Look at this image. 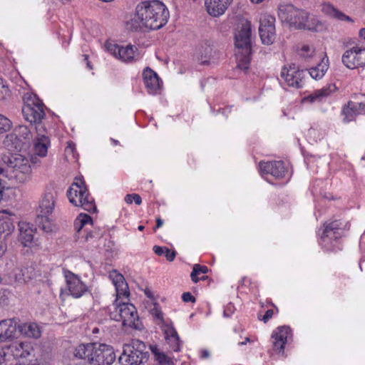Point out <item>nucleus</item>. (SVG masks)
Wrapping results in <instances>:
<instances>
[{
	"instance_id": "obj_1",
	"label": "nucleus",
	"mask_w": 365,
	"mask_h": 365,
	"mask_svg": "<svg viewBox=\"0 0 365 365\" xmlns=\"http://www.w3.org/2000/svg\"><path fill=\"white\" fill-rule=\"evenodd\" d=\"M2 160L6 167L0 168V175L8 180L7 188L29 180L31 166L29 158L21 153H9L3 155Z\"/></svg>"
},
{
	"instance_id": "obj_2",
	"label": "nucleus",
	"mask_w": 365,
	"mask_h": 365,
	"mask_svg": "<svg viewBox=\"0 0 365 365\" xmlns=\"http://www.w3.org/2000/svg\"><path fill=\"white\" fill-rule=\"evenodd\" d=\"M74 357L93 365H111L116 358L111 346L101 343L78 345L75 349Z\"/></svg>"
},
{
	"instance_id": "obj_3",
	"label": "nucleus",
	"mask_w": 365,
	"mask_h": 365,
	"mask_svg": "<svg viewBox=\"0 0 365 365\" xmlns=\"http://www.w3.org/2000/svg\"><path fill=\"white\" fill-rule=\"evenodd\" d=\"M251 23L242 20L235 32V56L237 67L246 71L249 68L252 54Z\"/></svg>"
},
{
	"instance_id": "obj_4",
	"label": "nucleus",
	"mask_w": 365,
	"mask_h": 365,
	"mask_svg": "<svg viewBox=\"0 0 365 365\" xmlns=\"http://www.w3.org/2000/svg\"><path fill=\"white\" fill-rule=\"evenodd\" d=\"M139 5V14L144 20V27L151 30H158L168 22L170 13L165 5L158 0L141 2Z\"/></svg>"
},
{
	"instance_id": "obj_5",
	"label": "nucleus",
	"mask_w": 365,
	"mask_h": 365,
	"mask_svg": "<svg viewBox=\"0 0 365 365\" xmlns=\"http://www.w3.org/2000/svg\"><path fill=\"white\" fill-rule=\"evenodd\" d=\"M150 358L149 349L139 339H132L125 344L118 359L120 365H144Z\"/></svg>"
},
{
	"instance_id": "obj_6",
	"label": "nucleus",
	"mask_w": 365,
	"mask_h": 365,
	"mask_svg": "<svg viewBox=\"0 0 365 365\" xmlns=\"http://www.w3.org/2000/svg\"><path fill=\"white\" fill-rule=\"evenodd\" d=\"M342 223L339 220L326 222L323 225L320 244L327 251L336 252L342 249L340 238L344 234Z\"/></svg>"
},
{
	"instance_id": "obj_7",
	"label": "nucleus",
	"mask_w": 365,
	"mask_h": 365,
	"mask_svg": "<svg viewBox=\"0 0 365 365\" xmlns=\"http://www.w3.org/2000/svg\"><path fill=\"white\" fill-rule=\"evenodd\" d=\"M69 202L75 206H81L88 212L96 210L94 200L90 195L85 182L81 178H76L67 191Z\"/></svg>"
},
{
	"instance_id": "obj_8",
	"label": "nucleus",
	"mask_w": 365,
	"mask_h": 365,
	"mask_svg": "<svg viewBox=\"0 0 365 365\" xmlns=\"http://www.w3.org/2000/svg\"><path fill=\"white\" fill-rule=\"evenodd\" d=\"M26 125H19L14 131L6 136L4 141V145L10 152L21 151L26 148L30 144L31 140L35 135L31 129Z\"/></svg>"
},
{
	"instance_id": "obj_9",
	"label": "nucleus",
	"mask_w": 365,
	"mask_h": 365,
	"mask_svg": "<svg viewBox=\"0 0 365 365\" xmlns=\"http://www.w3.org/2000/svg\"><path fill=\"white\" fill-rule=\"evenodd\" d=\"M278 16L282 21L288 23L291 26L309 30L312 29L307 24L309 19L308 13L303 10L298 9L292 5L281 6L279 9Z\"/></svg>"
},
{
	"instance_id": "obj_10",
	"label": "nucleus",
	"mask_w": 365,
	"mask_h": 365,
	"mask_svg": "<svg viewBox=\"0 0 365 365\" xmlns=\"http://www.w3.org/2000/svg\"><path fill=\"white\" fill-rule=\"evenodd\" d=\"M22 113L25 120L29 122L36 130L38 125H43L41 120L46 115L44 105L36 96L29 98L22 108Z\"/></svg>"
},
{
	"instance_id": "obj_11",
	"label": "nucleus",
	"mask_w": 365,
	"mask_h": 365,
	"mask_svg": "<svg viewBox=\"0 0 365 365\" xmlns=\"http://www.w3.org/2000/svg\"><path fill=\"white\" fill-rule=\"evenodd\" d=\"M41 276L38 266L31 262L24 267H15L9 274V277L14 282L22 284L29 283Z\"/></svg>"
},
{
	"instance_id": "obj_12",
	"label": "nucleus",
	"mask_w": 365,
	"mask_h": 365,
	"mask_svg": "<svg viewBox=\"0 0 365 365\" xmlns=\"http://www.w3.org/2000/svg\"><path fill=\"white\" fill-rule=\"evenodd\" d=\"M116 312L118 318L115 316L116 321H122L124 327H129L136 329H140L139 317L135 306L130 303H122L116 306Z\"/></svg>"
},
{
	"instance_id": "obj_13",
	"label": "nucleus",
	"mask_w": 365,
	"mask_h": 365,
	"mask_svg": "<svg viewBox=\"0 0 365 365\" xmlns=\"http://www.w3.org/2000/svg\"><path fill=\"white\" fill-rule=\"evenodd\" d=\"M343 64L349 69L365 66V48L354 46L346 50L342 55Z\"/></svg>"
},
{
	"instance_id": "obj_14",
	"label": "nucleus",
	"mask_w": 365,
	"mask_h": 365,
	"mask_svg": "<svg viewBox=\"0 0 365 365\" xmlns=\"http://www.w3.org/2000/svg\"><path fill=\"white\" fill-rule=\"evenodd\" d=\"M50 146V139L48 131L43 125H38L36 128L34 137V151L36 155L41 157L46 155Z\"/></svg>"
},
{
	"instance_id": "obj_15",
	"label": "nucleus",
	"mask_w": 365,
	"mask_h": 365,
	"mask_svg": "<svg viewBox=\"0 0 365 365\" xmlns=\"http://www.w3.org/2000/svg\"><path fill=\"white\" fill-rule=\"evenodd\" d=\"M68 294L74 298L82 297L87 291L88 287L81 279L71 271H64Z\"/></svg>"
},
{
	"instance_id": "obj_16",
	"label": "nucleus",
	"mask_w": 365,
	"mask_h": 365,
	"mask_svg": "<svg viewBox=\"0 0 365 365\" xmlns=\"http://www.w3.org/2000/svg\"><path fill=\"white\" fill-rule=\"evenodd\" d=\"M280 76L290 87L300 88L304 85V71L296 69L294 65L283 67Z\"/></svg>"
},
{
	"instance_id": "obj_17",
	"label": "nucleus",
	"mask_w": 365,
	"mask_h": 365,
	"mask_svg": "<svg viewBox=\"0 0 365 365\" xmlns=\"http://www.w3.org/2000/svg\"><path fill=\"white\" fill-rule=\"evenodd\" d=\"M19 241L24 247L35 249L39 247V242L34 237V230L27 223L23 222L19 224Z\"/></svg>"
},
{
	"instance_id": "obj_18",
	"label": "nucleus",
	"mask_w": 365,
	"mask_h": 365,
	"mask_svg": "<svg viewBox=\"0 0 365 365\" xmlns=\"http://www.w3.org/2000/svg\"><path fill=\"white\" fill-rule=\"evenodd\" d=\"M105 46L111 55L122 61L129 62L134 58L135 51L133 46L123 47L115 43L106 42Z\"/></svg>"
},
{
	"instance_id": "obj_19",
	"label": "nucleus",
	"mask_w": 365,
	"mask_h": 365,
	"mask_svg": "<svg viewBox=\"0 0 365 365\" xmlns=\"http://www.w3.org/2000/svg\"><path fill=\"white\" fill-rule=\"evenodd\" d=\"M8 351L16 359H24L32 356L35 357L34 349L31 343L15 341L6 346Z\"/></svg>"
},
{
	"instance_id": "obj_20",
	"label": "nucleus",
	"mask_w": 365,
	"mask_h": 365,
	"mask_svg": "<svg viewBox=\"0 0 365 365\" xmlns=\"http://www.w3.org/2000/svg\"><path fill=\"white\" fill-rule=\"evenodd\" d=\"M260 171L264 174H270L275 178H282L285 175L286 168L283 161H272L259 163Z\"/></svg>"
},
{
	"instance_id": "obj_21",
	"label": "nucleus",
	"mask_w": 365,
	"mask_h": 365,
	"mask_svg": "<svg viewBox=\"0 0 365 365\" xmlns=\"http://www.w3.org/2000/svg\"><path fill=\"white\" fill-rule=\"evenodd\" d=\"M57 197V192L53 186L46 187L43 197L39 205L40 214L50 215L52 213Z\"/></svg>"
},
{
	"instance_id": "obj_22",
	"label": "nucleus",
	"mask_w": 365,
	"mask_h": 365,
	"mask_svg": "<svg viewBox=\"0 0 365 365\" xmlns=\"http://www.w3.org/2000/svg\"><path fill=\"white\" fill-rule=\"evenodd\" d=\"M291 330L289 327L282 326L278 327L272 334V338L273 339V348L275 351L279 353L284 354V345L287 341L288 336Z\"/></svg>"
},
{
	"instance_id": "obj_23",
	"label": "nucleus",
	"mask_w": 365,
	"mask_h": 365,
	"mask_svg": "<svg viewBox=\"0 0 365 365\" xmlns=\"http://www.w3.org/2000/svg\"><path fill=\"white\" fill-rule=\"evenodd\" d=\"M163 331L165 335V339L170 349L173 351H180L181 341L180 336L172 324L164 323Z\"/></svg>"
},
{
	"instance_id": "obj_24",
	"label": "nucleus",
	"mask_w": 365,
	"mask_h": 365,
	"mask_svg": "<svg viewBox=\"0 0 365 365\" xmlns=\"http://www.w3.org/2000/svg\"><path fill=\"white\" fill-rule=\"evenodd\" d=\"M145 86L150 94L156 93L160 88V79L158 74L149 67L144 69L143 73Z\"/></svg>"
},
{
	"instance_id": "obj_25",
	"label": "nucleus",
	"mask_w": 365,
	"mask_h": 365,
	"mask_svg": "<svg viewBox=\"0 0 365 365\" xmlns=\"http://www.w3.org/2000/svg\"><path fill=\"white\" fill-rule=\"evenodd\" d=\"M232 0H205V5L209 14L213 16L222 15Z\"/></svg>"
},
{
	"instance_id": "obj_26",
	"label": "nucleus",
	"mask_w": 365,
	"mask_h": 365,
	"mask_svg": "<svg viewBox=\"0 0 365 365\" xmlns=\"http://www.w3.org/2000/svg\"><path fill=\"white\" fill-rule=\"evenodd\" d=\"M342 113L346 122L351 121L357 115L365 114V103L349 101Z\"/></svg>"
},
{
	"instance_id": "obj_27",
	"label": "nucleus",
	"mask_w": 365,
	"mask_h": 365,
	"mask_svg": "<svg viewBox=\"0 0 365 365\" xmlns=\"http://www.w3.org/2000/svg\"><path fill=\"white\" fill-rule=\"evenodd\" d=\"M110 277L115 287L117 296L128 297L129 295L128 286L123 274L118 273L116 270H113L110 274Z\"/></svg>"
},
{
	"instance_id": "obj_28",
	"label": "nucleus",
	"mask_w": 365,
	"mask_h": 365,
	"mask_svg": "<svg viewBox=\"0 0 365 365\" xmlns=\"http://www.w3.org/2000/svg\"><path fill=\"white\" fill-rule=\"evenodd\" d=\"M17 327H19L18 321L15 318L2 320V332L4 335L2 342L16 337Z\"/></svg>"
},
{
	"instance_id": "obj_29",
	"label": "nucleus",
	"mask_w": 365,
	"mask_h": 365,
	"mask_svg": "<svg viewBox=\"0 0 365 365\" xmlns=\"http://www.w3.org/2000/svg\"><path fill=\"white\" fill-rule=\"evenodd\" d=\"M335 88L334 85H329L320 89L315 90L312 94L305 97L304 101L309 103L320 102L334 92Z\"/></svg>"
},
{
	"instance_id": "obj_30",
	"label": "nucleus",
	"mask_w": 365,
	"mask_h": 365,
	"mask_svg": "<svg viewBox=\"0 0 365 365\" xmlns=\"http://www.w3.org/2000/svg\"><path fill=\"white\" fill-rule=\"evenodd\" d=\"M322 11L326 15L336 19L339 21H345L349 22H354L353 19L349 16L346 15L341 11L338 10L330 3H324L322 5Z\"/></svg>"
},
{
	"instance_id": "obj_31",
	"label": "nucleus",
	"mask_w": 365,
	"mask_h": 365,
	"mask_svg": "<svg viewBox=\"0 0 365 365\" xmlns=\"http://www.w3.org/2000/svg\"><path fill=\"white\" fill-rule=\"evenodd\" d=\"M329 68V59L327 56L319 58V62L316 66L309 69L311 77L315 80L321 79Z\"/></svg>"
},
{
	"instance_id": "obj_32",
	"label": "nucleus",
	"mask_w": 365,
	"mask_h": 365,
	"mask_svg": "<svg viewBox=\"0 0 365 365\" xmlns=\"http://www.w3.org/2000/svg\"><path fill=\"white\" fill-rule=\"evenodd\" d=\"M139 14V5L135 8V12L130 16L129 20L126 21V29L131 31H137L144 27V20Z\"/></svg>"
},
{
	"instance_id": "obj_33",
	"label": "nucleus",
	"mask_w": 365,
	"mask_h": 365,
	"mask_svg": "<svg viewBox=\"0 0 365 365\" xmlns=\"http://www.w3.org/2000/svg\"><path fill=\"white\" fill-rule=\"evenodd\" d=\"M149 350L153 353L155 360L160 365H174L173 359L162 351L157 345H150Z\"/></svg>"
},
{
	"instance_id": "obj_34",
	"label": "nucleus",
	"mask_w": 365,
	"mask_h": 365,
	"mask_svg": "<svg viewBox=\"0 0 365 365\" xmlns=\"http://www.w3.org/2000/svg\"><path fill=\"white\" fill-rule=\"evenodd\" d=\"M81 219L79 220V222H76L75 223V230L77 231V232H78L79 234L83 231L84 232H86L85 237H83L85 238V241H88V240L90 238H93L94 237V235H93V232H88L87 231V229H84V227L86 226L87 225H91L92 224V218L85 214L83 215H81Z\"/></svg>"
},
{
	"instance_id": "obj_35",
	"label": "nucleus",
	"mask_w": 365,
	"mask_h": 365,
	"mask_svg": "<svg viewBox=\"0 0 365 365\" xmlns=\"http://www.w3.org/2000/svg\"><path fill=\"white\" fill-rule=\"evenodd\" d=\"M19 331L28 337L38 339L41 336V330L36 323L24 324L19 326Z\"/></svg>"
},
{
	"instance_id": "obj_36",
	"label": "nucleus",
	"mask_w": 365,
	"mask_h": 365,
	"mask_svg": "<svg viewBox=\"0 0 365 365\" xmlns=\"http://www.w3.org/2000/svg\"><path fill=\"white\" fill-rule=\"evenodd\" d=\"M274 22L275 18L273 16L268 14H262L259 29L267 30L268 33H271V31L275 30Z\"/></svg>"
},
{
	"instance_id": "obj_37",
	"label": "nucleus",
	"mask_w": 365,
	"mask_h": 365,
	"mask_svg": "<svg viewBox=\"0 0 365 365\" xmlns=\"http://www.w3.org/2000/svg\"><path fill=\"white\" fill-rule=\"evenodd\" d=\"M48 215L39 214L37 219L38 227L47 233L53 232L54 229V225L50 220Z\"/></svg>"
},
{
	"instance_id": "obj_38",
	"label": "nucleus",
	"mask_w": 365,
	"mask_h": 365,
	"mask_svg": "<svg viewBox=\"0 0 365 365\" xmlns=\"http://www.w3.org/2000/svg\"><path fill=\"white\" fill-rule=\"evenodd\" d=\"M14 229L13 223L8 218H0V239L9 235Z\"/></svg>"
},
{
	"instance_id": "obj_39",
	"label": "nucleus",
	"mask_w": 365,
	"mask_h": 365,
	"mask_svg": "<svg viewBox=\"0 0 365 365\" xmlns=\"http://www.w3.org/2000/svg\"><path fill=\"white\" fill-rule=\"evenodd\" d=\"M259 36L264 44L270 45L275 39V30L268 33L267 30L259 29Z\"/></svg>"
},
{
	"instance_id": "obj_40",
	"label": "nucleus",
	"mask_w": 365,
	"mask_h": 365,
	"mask_svg": "<svg viewBox=\"0 0 365 365\" xmlns=\"http://www.w3.org/2000/svg\"><path fill=\"white\" fill-rule=\"evenodd\" d=\"M208 272V268L206 266H201L195 264L193 266L192 272H191L190 277L192 282H197L200 278L197 276L200 274H205Z\"/></svg>"
},
{
	"instance_id": "obj_41",
	"label": "nucleus",
	"mask_w": 365,
	"mask_h": 365,
	"mask_svg": "<svg viewBox=\"0 0 365 365\" xmlns=\"http://www.w3.org/2000/svg\"><path fill=\"white\" fill-rule=\"evenodd\" d=\"M299 54L305 60H309V58L314 56L315 49L313 46L309 45H303L299 51Z\"/></svg>"
},
{
	"instance_id": "obj_42",
	"label": "nucleus",
	"mask_w": 365,
	"mask_h": 365,
	"mask_svg": "<svg viewBox=\"0 0 365 365\" xmlns=\"http://www.w3.org/2000/svg\"><path fill=\"white\" fill-rule=\"evenodd\" d=\"M12 127V122L6 116L0 114V134L8 132Z\"/></svg>"
},
{
	"instance_id": "obj_43",
	"label": "nucleus",
	"mask_w": 365,
	"mask_h": 365,
	"mask_svg": "<svg viewBox=\"0 0 365 365\" xmlns=\"http://www.w3.org/2000/svg\"><path fill=\"white\" fill-rule=\"evenodd\" d=\"M125 201L128 204H132L133 202L138 205L142 203L141 197L138 194H128L125 196Z\"/></svg>"
},
{
	"instance_id": "obj_44",
	"label": "nucleus",
	"mask_w": 365,
	"mask_h": 365,
	"mask_svg": "<svg viewBox=\"0 0 365 365\" xmlns=\"http://www.w3.org/2000/svg\"><path fill=\"white\" fill-rule=\"evenodd\" d=\"M211 51L212 49L209 46H206L205 48V55H202L200 57H198V61H200V64L205 65L209 63L211 56Z\"/></svg>"
},
{
	"instance_id": "obj_45",
	"label": "nucleus",
	"mask_w": 365,
	"mask_h": 365,
	"mask_svg": "<svg viewBox=\"0 0 365 365\" xmlns=\"http://www.w3.org/2000/svg\"><path fill=\"white\" fill-rule=\"evenodd\" d=\"M9 95V90L8 86H6L3 80L0 78V100L6 99Z\"/></svg>"
},
{
	"instance_id": "obj_46",
	"label": "nucleus",
	"mask_w": 365,
	"mask_h": 365,
	"mask_svg": "<svg viewBox=\"0 0 365 365\" xmlns=\"http://www.w3.org/2000/svg\"><path fill=\"white\" fill-rule=\"evenodd\" d=\"M182 299L185 302H195L196 299L190 292H184L182 295Z\"/></svg>"
},
{
	"instance_id": "obj_47",
	"label": "nucleus",
	"mask_w": 365,
	"mask_h": 365,
	"mask_svg": "<svg viewBox=\"0 0 365 365\" xmlns=\"http://www.w3.org/2000/svg\"><path fill=\"white\" fill-rule=\"evenodd\" d=\"M165 256L169 262H173L176 256V252L175 251H171L168 248L165 249Z\"/></svg>"
},
{
	"instance_id": "obj_48",
	"label": "nucleus",
	"mask_w": 365,
	"mask_h": 365,
	"mask_svg": "<svg viewBox=\"0 0 365 365\" xmlns=\"http://www.w3.org/2000/svg\"><path fill=\"white\" fill-rule=\"evenodd\" d=\"M274 314V311L272 309H268L265 314L263 316L262 320L264 321V323H266L269 319H270Z\"/></svg>"
},
{
	"instance_id": "obj_49",
	"label": "nucleus",
	"mask_w": 365,
	"mask_h": 365,
	"mask_svg": "<svg viewBox=\"0 0 365 365\" xmlns=\"http://www.w3.org/2000/svg\"><path fill=\"white\" fill-rule=\"evenodd\" d=\"M153 251L158 256H161L165 252L163 247L157 245L153 247Z\"/></svg>"
},
{
	"instance_id": "obj_50",
	"label": "nucleus",
	"mask_w": 365,
	"mask_h": 365,
	"mask_svg": "<svg viewBox=\"0 0 365 365\" xmlns=\"http://www.w3.org/2000/svg\"><path fill=\"white\" fill-rule=\"evenodd\" d=\"M6 250V245L4 243L2 239H0V259L4 255Z\"/></svg>"
},
{
	"instance_id": "obj_51",
	"label": "nucleus",
	"mask_w": 365,
	"mask_h": 365,
	"mask_svg": "<svg viewBox=\"0 0 365 365\" xmlns=\"http://www.w3.org/2000/svg\"><path fill=\"white\" fill-rule=\"evenodd\" d=\"M6 352L4 347H0V365L4 362Z\"/></svg>"
},
{
	"instance_id": "obj_52",
	"label": "nucleus",
	"mask_w": 365,
	"mask_h": 365,
	"mask_svg": "<svg viewBox=\"0 0 365 365\" xmlns=\"http://www.w3.org/2000/svg\"><path fill=\"white\" fill-rule=\"evenodd\" d=\"M359 37L365 40V28L361 29L359 32Z\"/></svg>"
},
{
	"instance_id": "obj_53",
	"label": "nucleus",
	"mask_w": 365,
	"mask_h": 365,
	"mask_svg": "<svg viewBox=\"0 0 365 365\" xmlns=\"http://www.w3.org/2000/svg\"><path fill=\"white\" fill-rule=\"evenodd\" d=\"M163 224V221L160 218L156 220V228L160 227Z\"/></svg>"
},
{
	"instance_id": "obj_54",
	"label": "nucleus",
	"mask_w": 365,
	"mask_h": 365,
	"mask_svg": "<svg viewBox=\"0 0 365 365\" xmlns=\"http://www.w3.org/2000/svg\"><path fill=\"white\" fill-rule=\"evenodd\" d=\"M155 316L158 319H160L161 321H163V314L162 312L158 311L156 312Z\"/></svg>"
},
{
	"instance_id": "obj_55",
	"label": "nucleus",
	"mask_w": 365,
	"mask_h": 365,
	"mask_svg": "<svg viewBox=\"0 0 365 365\" xmlns=\"http://www.w3.org/2000/svg\"><path fill=\"white\" fill-rule=\"evenodd\" d=\"M2 339H4L2 332V321H0V342H2Z\"/></svg>"
},
{
	"instance_id": "obj_56",
	"label": "nucleus",
	"mask_w": 365,
	"mask_h": 365,
	"mask_svg": "<svg viewBox=\"0 0 365 365\" xmlns=\"http://www.w3.org/2000/svg\"><path fill=\"white\" fill-rule=\"evenodd\" d=\"M250 341V338L249 337H247L245 338V340L243 341H240L238 343V345L239 346H243V345H245L247 342H249Z\"/></svg>"
},
{
	"instance_id": "obj_57",
	"label": "nucleus",
	"mask_w": 365,
	"mask_h": 365,
	"mask_svg": "<svg viewBox=\"0 0 365 365\" xmlns=\"http://www.w3.org/2000/svg\"><path fill=\"white\" fill-rule=\"evenodd\" d=\"M83 56L84 58V61H86L87 62L88 67H89L90 68H92V67L90 65V62L88 61V55H83Z\"/></svg>"
},
{
	"instance_id": "obj_58",
	"label": "nucleus",
	"mask_w": 365,
	"mask_h": 365,
	"mask_svg": "<svg viewBox=\"0 0 365 365\" xmlns=\"http://www.w3.org/2000/svg\"><path fill=\"white\" fill-rule=\"evenodd\" d=\"M202 356L204 357V358L208 357L209 356V352L207 351H206V350L203 351Z\"/></svg>"
},
{
	"instance_id": "obj_59",
	"label": "nucleus",
	"mask_w": 365,
	"mask_h": 365,
	"mask_svg": "<svg viewBox=\"0 0 365 365\" xmlns=\"http://www.w3.org/2000/svg\"><path fill=\"white\" fill-rule=\"evenodd\" d=\"M145 294H146V296H147L148 297H149V298H151V297H152V294H151L150 291H149V290H146V291L145 292Z\"/></svg>"
},
{
	"instance_id": "obj_60",
	"label": "nucleus",
	"mask_w": 365,
	"mask_h": 365,
	"mask_svg": "<svg viewBox=\"0 0 365 365\" xmlns=\"http://www.w3.org/2000/svg\"><path fill=\"white\" fill-rule=\"evenodd\" d=\"M223 314H224V316H225V317H230V314L227 313V309H225V310L224 311Z\"/></svg>"
},
{
	"instance_id": "obj_61",
	"label": "nucleus",
	"mask_w": 365,
	"mask_h": 365,
	"mask_svg": "<svg viewBox=\"0 0 365 365\" xmlns=\"http://www.w3.org/2000/svg\"><path fill=\"white\" fill-rule=\"evenodd\" d=\"M145 227L143 225H139L138 229L140 230V231H143L144 230Z\"/></svg>"
},
{
	"instance_id": "obj_62",
	"label": "nucleus",
	"mask_w": 365,
	"mask_h": 365,
	"mask_svg": "<svg viewBox=\"0 0 365 365\" xmlns=\"http://www.w3.org/2000/svg\"><path fill=\"white\" fill-rule=\"evenodd\" d=\"M111 140L113 142V143H114L115 145H118V140H114V139H111Z\"/></svg>"
},
{
	"instance_id": "obj_63",
	"label": "nucleus",
	"mask_w": 365,
	"mask_h": 365,
	"mask_svg": "<svg viewBox=\"0 0 365 365\" xmlns=\"http://www.w3.org/2000/svg\"><path fill=\"white\" fill-rule=\"evenodd\" d=\"M69 146H71V144H69ZM69 148H71V150H73V148L71 147H67V149H69Z\"/></svg>"
}]
</instances>
